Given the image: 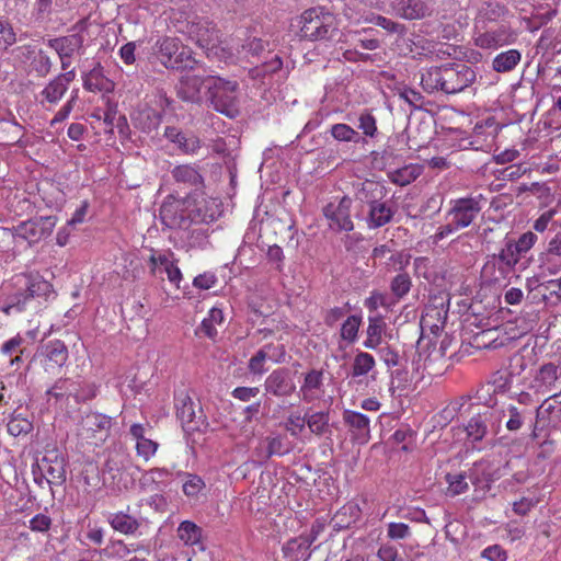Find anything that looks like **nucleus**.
I'll return each mask as SVG.
<instances>
[{
  "instance_id": "f257e3e1",
  "label": "nucleus",
  "mask_w": 561,
  "mask_h": 561,
  "mask_svg": "<svg viewBox=\"0 0 561 561\" xmlns=\"http://www.w3.org/2000/svg\"><path fill=\"white\" fill-rule=\"evenodd\" d=\"M477 78L474 69L465 62H449L439 67H431L422 73L423 89L433 93L442 91L456 94L470 87Z\"/></svg>"
},
{
  "instance_id": "f03ea898",
  "label": "nucleus",
  "mask_w": 561,
  "mask_h": 561,
  "mask_svg": "<svg viewBox=\"0 0 561 561\" xmlns=\"http://www.w3.org/2000/svg\"><path fill=\"white\" fill-rule=\"evenodd\" d=\"M481 199V195L451 199L449 203L450 207L446 214L448 222L440 226L432 236L433 243L438 244L448 236L469 227L482 210Z\"/></svg>"
},
{
  "instance_id": "7ed1b4c3",
  "label": "nucleus",
  "mask_w": 561,
  "mask_h": 561,
  "mask_svg": "<svg viewBox=\"0 0 561 561\" xmlns=\"http://www.w3.org/2000/svg\"><path fill=\"white\" fill-rule=\"evenodd\" d=\"M300 37L308 41H332L339 34L336 16L323 7H313L300 16Z\"/></svg>"
},
{
  "instance_id": "20e7f679",
  "label": "nucleus",
  "mask_w": 561,
  "mask_h": 561,
  "mask_svg": "<svg viewBox=\"0 0 561 561\" xmlns=\"http://www.w3.org/2000/svg\"><path fill=\"white\" fill-rule=\"evenodd\" d=\"M207 92L205 100L216 111L227 117L234 118L239 115L238 106V82L225 80L220 77L213 76L207 81Z\"/></svg>"
},
{
  "instance_id": "39448f33",
  "label": "nucleus",
  "mask_w": 561,
  "mask_h": 561,
  "mask_svg": "<svg viewBox=\"0 0 561 561\" xmlns=\"http://www.w3.org/2000/svg\"><path fill=\"white\" fill-rule=\"evenodd\" d=\"M505 417V411L495 408H485L473 415L465 430L471 443L481 442L489 433L497 434Z\"/></svg>"
},
{
  "instance_id": "423d86ee",
  "label": "nucleus",
  "mask_w": 561,
  "mask_h": 561,
  "mask_svg": "<svg viewBox=\"0 0 561 561\" xmlns=\"http://www.w3.org/2000/svg\"><path fill=\"white\" fill-rule=\"evenodd\" d=\"M489 469L490 463L488 461H480L476 462L468 472L447 473L445 480L448 483V494L456 496L467 492L469 489L467 479L476 486H480L482 482H486L489 486V483L494 481V477L489 472Z\"/></svg>"
},
{
  "instance_id": "0eeeda50",
  "label": "nucleus",
  "mask_w": 561,
  "mask_h": 561,
  "mask_svg": "<svg viewBox=\"0 0 561 561\" xmlns=\"http://www.w3.org/2000/svg\"><path fill=\"white\" fill-rule=\"evenodd\" d=\"M56 221L54 216L39 217L21 222L13 228V232L8 229H0V232L10 233L32 244L49 237L56 226Z\"/></svg>"
},
{
  "instance_id": "6e6552de",
  "label": "nucleus",
  "mask_w": 561,
  "mask_h": 561,
  "mask_svg": "<svg viewBox=\"0 0 561 561\" xmlns=\"http://www.w3.org/2000/svg\"><path fill=\"white\" fill-rule=\"evenodd\" d=\"M516 34L508 23L501 22L484 30H474V45L482 49H497L515 42Z\"/></svg>"
},
{
  "instance_id": "1a4fd4ad",
  "label": "nucleus",
  "mask_w": 561,
  "mask_h": 561,
  "mask_svg": "<svg viewBox=\"0 0 561 561\" xmlns=\"http://www.w3.org/2000/svg\"><path fill=\"white\" fill-rule=\"evenodd\" d=\"M85 30L87 20L82 19L71 27V31L73 32L72 34L50 38L47 41V45L58 54L60 59H65V57H72L83 48V32Z\"/></svg>"
},
{
  "instance_id": "9d476101",
  "label": "nucleus",
  "mask_w": 561,
  "mask_h": 561,
  "mask_svg": "<svg viewBox=\"0 0 561 561\" xmlns=\"http://www.w3.org/2000/svg\"><path fill=\"white\" fill-rule=\"evenodd\" d=\"M190 207H185V201L168 196L160 207L161 222L170 229H187L190 224Z\"/></svg>"
},
{
  "instance_id": "9b49d317",
  "label": "nucleus",
  "mask_w": 561,
  "mask_h": 561,
  "mask_svg": "<svg viewBox=\"0 0 561 561\" xmlns=\"http://www.w3.org/2000/svg\"><path fill=\"white\" fill-rule=\"evenodd\" d=\"M185 33L199 47L209 49L218 41V31L207 19L194 16L187 21L183 28Z\"/></svg>"
},
{
  "instance_id": "f8f14e48",
  "label": "nucleus",
  "mask_w": 561,
  "mask_h": 561,
  "mask_svg": "<svg viewBox=\"0 0 561 561\" xmlns=\"http://www.w3.org/2000/svg\"><path fill=\"white\" fill-rule=\"evenodd\" d=\"M265 396L276 398L290 397L296 391L294 374L289 368L280 367L273 370L264 381Z\"/></svg>"
},
{
  "instance_id": "ddd939ff",
  "label": "nucleus",
  "mask_w": 561,
  "mask_h": 561,
  "mask_svg": "<svg viewBox=\"0 0 561 561\" xmlns=\"http://www.w3.org/2000/svg\"><path fill=\"white\" fill-rule=\"evenodd\" d=\"M211 76L185 75L176 84V95L184 102L201 104L207 92V81Z\"/></svg>"
},
{
  "instance_id": "4468645a",
  "label": "nucleus",
  "mask_w": 561,
  "mask_h": 561,
  "mask_svg": "<svg viewBox=\"0 0 561 561\" xmlns=\"http://www.w3.org/2000/svg\"><path fill=\"white\" fill-rule=\"evenodd\" d=\"M352 198L343 196L337 204L330 203L323 208L329 226L337 231H352L354 224L351 218Z\"/></svg>"
},
{
  "instance_id": "2eb2a0df",
  "label": "nucleus",
  "mask_w": 561,
  "mask_h": 561,
  "mask_svg": "<svg viewBox=\"0 0 561 561\" xmlns=\"http://www.w3.org/2000/svg\"><path fill=\"white\" fill-rule=\"evenodd\" d=\"M389 5L396 16L409 21L424 19L431 13L424 0H392Z\"/></svg>"
},
{
  "instance_id": "dca6fc26",
  "label": "nucleus",
  "mask_w": 561,
  "mask_h": 561,
  "mask_svg": "<svg viewBox=\"0 0 561 561\" xmlns=\"http://www.w3.org/2000/svg\"><path fill=\"white\" fill-rule=\"evenodd\" d=\"M508 14L507 8L493 1L484 2L474 18V30H484L488 26L504 22L503 19Z\"/></svg>"
},
{
  "instance_id": "f3484780",
  "label": "nucleus",
  "mask_w": 561,
  "mask_h": 561,
  "mask_svg": "<svg viewBox=\"0 0 561 561\" xmlns=\"http://www.w3.org/2000/svg\"><path fill=\"white\" fill-rule=\"evenodd\" d=\"M221 215L220 204L214 198H202L188 209L190 224H209Z\"/></svg>"
},
{
  "instance_id": "a211bd4d",
  "label": "nucleus",
  "mask_w": 561,
  "mask_h": 561,
  "mask_svg": "<svg viewBox=\"0 0 561 561\" xmlns=\"http://www.w3.org/2000/svg\"><path fill=\"white\" fill-rule=\"evenodd\" d=\"M343 421L348 426L352 439L358 444H366L370 438L369 419L359 412L345 410Z\"/></svg>"
},
{
  "instance_id": "6ab92c4d",
  "label": "nucleus",
  "mask_w": 561,
  "mask_h": 561,
  "mask_svg": "<svg viewBox=\"0 0 561 561\" xmlns=\"http://www.w3.org/2000/svg\"><path fill=\"white\" fill-rule=\"evenodd\" d=\"M43 470L47 474L48 485H62L66 482V460L56 451H51L42 459Z\"/></svg>"
},
{
  "instance_id": "aec40b11",
  "label": "nucleus",
  "mask_w": 561,
  "mask_h": 561,
  "mask_svg": "<svg viewBox=\"0 0 561 561\" xmlns=\"http://www.w3.org/2000/svg\"><path fill=\"white\" fill-rule=\"evenodd\" d=\"M164 137L185 154H195L202 148V140L193 133H183L174 126L164 129Z\"/></svg>"
},
{
  "instance_id": "412c9836",
  "label": "nucleus",
  "mask_w": 561,
  "mask_h": 561,
  "mask_svg": "<svg viewBox=\"0 0 561 561\" xmlns=\"http://www.w3.org/2000/svg\"><path fill=\"white\" fill-rule=\"evenodd\" d=\"M176 415L180 419L185 432H194L199 428V419L196 417L194 402L187 393L182 392L175 399Z\"/></svg>"
},
{
  "instance_id": "4be33fe9",
  "label": "nucleus",
  "mask_w": 561,
  "mask_h": 561,
  "mask_svg": "<svg viewBox=\"0 0 561 561\" xmlns=\"http://www.w3.org/2000/svg\"><path fill=\"white\" fill-rule=\"evenodd\" d=\"M366 217L367 226L370 229L381 228L392 221L397 206L393 203L380 201L368 207Z\"/></svg>"
},
{
  "instance_id": "5701e85b",
  "label": "nucleus",
  "mask_w": 561,
  "mask_h": 561,
  "mask_svg": "<svg viewBox=\"0 0 561 561\" xmlns=\"http://www.w3.org/2000/svg\"><path fill=\"white\" fill-rule=\"evenodd\" d=\"M111 427L112 417L98 412L87 413L81 421V428L88 433L87 437H95L100 433L103 435L99 438L101 442L108 435Z\"/></svg>"
},
{
  "instance_id": "b1692460",
  "label": "nucleus",
  "mask_w": 561,
  "mask_h": 561,
  "mask_svg": "<svg viewBox=\"0 0 561 561\" xmlns=\"http://www.w3.org/2000/svg\"><path fill=\"white\" fill-rule=\"evenodd\" d=\"M46 368L62 367L68 360V348L60 340L48 341L42 346Z\"/></svg>"
},
{
  "instance_id": "393cba45",
  "label": "nucleus",
  "mask_w": 561,
  "mask_h": 561,
  "mask_svg": "<svg viewBox=\"0 0 561 561\" xmlns=\"http://www.w3.org/2000/svg\"><path fill=\"white\" fill-rule=\"evenodd\" d=\"M387 195V188L379 182L366 180L359 184L355 198L368 207L382 201Z\"/></svg>"
},
{
  "instance_id": "a878e982",
  "label": "nucleus",
  "mask_w": 561,
  "mask_h": 561,
  "mask_svg": "<svg viewBox=\"0 0 561 561\" xmlns=\"http://www.w3.org/2000/svg\"><path fill=\"white\" fill-rule=\"evenodd\" d=\"M113 82L107 79L100 65L95 66L83 77V88L91 92H110L113 90Z\"/></svg>"
},
{
  "instance_id": "bb28decb",
  "label": "nucleus",
  "mask_w": 561,
  "mask_h": 561,
  "mask_svg": "<svg viewBox=\"0 0 561 561\" xmlns=\"http://www.w3.org/2000/svg\"><path fill=\"white\" fill-rule=\"evenodd\" d=\"M172 178L176 183H183L187 186L198 187L204 184V178L198 169L193 164H180L171 171Z\"/></svg>"
},
{
  "instance_id": "cd10ccee",
  "label": "nucleus",
  "mask_w": 561,
  "mask_h": 561,
  "mask_svg": "<svg viewBox=\"0 0 561 561\" xmlns=\"http://www.w3.org/2000/svg\"><path fill=\"white\" fill-rule=\"evenodd\" d=\"M359 507L353 503L342 506L331 519L334 530L350 528L359 517Z\"/></svg>"
},
{
  "instance_id": "c85d7f7f",
  "label": "nucleus",
  "mask_w": 561,
  "mask_h": 561,
  "mask_svg": "<svg viewBox=\"0 0 561 561\" xmlns=\"http://www.w3.org/2000/svg\"><path fill=\"white\" fill-rule=\"evenodd\" d=\"M25 289L24 293L27 295V297L32 300L36 297H44L47 296L51 289L53 286L49 282L44 279L38 274H25Z\"/></svg>"
},
{
  "instance_id": "c756f323",
  "label": "nucleus",
  "mask_w": 561,
  "mask_h": 561,
  "mask_svg": "<svg viewBox=\"0 0 561 561\" xmlns=\"http://www.w3.org/2000/svg\"><path fill=\"white\" fill-rule=\"evenodd\" d=\"M107 522L114 530L124 535H134L140 526V523L137 518L124 512L110 514Z\"/></svg>"
},
{
  "instance_id": "7c9ffc66",
  "label": "nucleus",
  "mask_w": 561,
  "mask_h": 561,
  "mask_svg": "<svg viewBox=\"0 0 561 561\" xmlns=\"http://www.w3.org/2000/svg\"><path fill=\"white\" fill-rule=\"evenodd\" d=\"M514 240L507 239L504 248L500 251L499 254L493 257L499 260L500 262V271L502 274H507L514 270V266L519 261L520 254L516 250Z\"/></svg>"
},
{
  "instance_id": "2f4dec72",
  "label": "nucleus",
  "mask_w": 561,
  "mask_h": 561,
  "mask_svg": "<svg viewBox=\"0 0 561 561\" xmlns=\"http://www.w3.org/2000/svg\"><path fill=\"white\" fill-rule=\"evenodd\" d=\"M181 46L182 44L179 42V39L173 37H164L157 42L156 54L165 68L172 64V59L175 58V55Z\"/></svg>"
},
{
  "instance_id": "473e14b6",
  "label": "nucleus",
  "mask_w": 561,
  "mask_h": 561,
  "mask_svg": "<svg viewBox=\"0 0 561 561\" xmlns=\"http://www.w3.org/2000/svg\"><path fill=\"white\" fill-rule=\"evenodd\" d=\"M522 59V54L517 49H508L496 55L492 61V68L496 72L512 71Z\"/></svg>"
},
{
  "instance_id": "72a5a7b5",
  "label": "nucleus",
  "mask_w": 561,
  "mask_h": 561,
  "mask_svg": "<svg viewBox=\"0 0 561 561\" xmlns=\"http://www.w3.org/2000/svg\"><path fill=\"white\" fill-rule=\"evenodd\" d=\"M323 385L322 370L312 369L305 375L304 383L300 387L302 400L306 402L312 401L316 397L314 390H319Z\"/></svg>"
},
{
  "instance_id": "f704fd0d",
  "label": "nucleus",
  "mask_w": 561,
  "mask_h": 561,
  "mask_svg": "<svg viewBox=\"0 0 561 561\" xmlns=\"http://www.w3.org/2000/svg\"><path fill=\"white\" fill-rule=\"evenodd\" d=\"M386 323L380 317L369 318L367 339L364 342L367 348H376L381 343Z\"/></svg>"
},
{
  "instance_id": "c9c22d12",
  "label": "nucleus",
  "mask_w": 561,
  "mask_h": 561,
  "mask_svg": "<svg viewBox=\"0 0 561 561\" xmlns=\"http://www.w3.org/2000/svg\"><path fill=\"white\" fill-rule=\"evenodd\" d=\"M283 60L278 55H272L271 58L264 60L261 65L250 70L252 78H265L266 76L276 73L282 70Z\"/></svg>"
},
{
  "instance_id": "e433bc0d",
  "label": "nucleus",
  "mask_w": 561,
  "mask_h": 561,
  "mask_svg": "<svg viewBox=\"0 0 561 561\" xmlns=\"http://www.w3.org/2000/svg\"><path fill=\"white\" fill-rule=\"evenodd\" d=\"M30 301L31 299L27 297L24 290H20L7 298L4 305L1 307V311L7 316L11 314L12 312H23Z\"/></svg>"
},
{
  "instance_id": "4c0bfd02",
  "label": "nucleus",
  "mask_w": 561,
  "mask_h": 561,
  "mask_svg": "<svg viewBox=\"0 0 561 561\" xmlns=\"http://www.w3.org/2000/svg\"><path fill=\"white\" fill-rule=\"evenodd\" d=\"M66 91L67 87H65L64 83H60L56 78H54L42 90L41 95L43 100L41 101V103L43 104L46 101L50 104H56L61 100Z\"/></svg>"
},
{
  "instance_id": "58836bf2",
  "label": "nucleus",
  "mask_w": 561,
  "mask_h": 561,
  "mask_svg": "<svg viewBox=\"0 0 561 561\" xmlns=\"http://www.w3.org/2000/svg\"><path fill=\"white\" fill-rule=\"evenodd\" d=\"M412 287V279L408 273H399L390 282V291L398 300L405 297Z\"/></svg>"
},
{
  "instance_id": "ea45409f",
  "label": "nucleus",
  "mask_w": 561,
  "mask_h": 561,
  "mask_svg": "<svg viewBox=\"0 0 561 561\" xmlns=\"http://www.w3.org/2000/svg\"><path fill=\"white\" fill-rule=\"evenodd\" d=\"M375 367V358L371 354L359 352L354 357L352 376L359 377L368 374Z\"/></svg>"
},
{
  "instance_id": "a19ab883",
  "label": "nucleus",
  "mask_w": 561,
  "mask_h": 561,
  "mask_svg": "<svg viewBox=\"0 0 561 561\" xmlns=\"http://www.w3.org/2000/svg\"><path fill=\"white\" fill-rule=\"evenodd\" d=\"M330 134L337 141L358 142L360 139L359 134L354 128L342 123L332 125Z\"/></svg>"
},
{
  "instance_id": "79ce46f5",
  "label": "nucleus",
  "mask_w": 561,
  "mask_h": 561,
  "mask_svg": "<svg viewBox=\"0 0 561 561\" xmlns=\"http://www.w3.org/2000/svg\"><path fill=\"white\" fill-rule=\"evenodd\" d=\"M196 60L192 55V50L188 47L181 46L178 50L175 58L172 59V64L168 68L175 70L194 69Z\"/></svg>"
},
{
  "instance_id": "37998d69",
  "label": "nucleus",
  "mask_w": 561,
  "mask_h": 561,
  "mask_svg": "<svg viewBox=\"0 0 561 561\" xmlns=\"http://www.w3.org/2000/svg\"><path fill=\"white\" fill-rule=\"evenodd\" d=\"M419 175L420 171L416 167L407 165L392 172L389 178L392 183L405 186L415 181Z\"/></svg>"
},
{
  "instance_id": "c03bdc74",
  "label": "nucleus",
  "mask_w": 561,
  "mask_h": 561,
  "mask_svg": "<svg viewBox=\"0 0 561 561\" xmlns=\"http://www.w3.org/2000/svg\"><path fill=\"white\" fill-rule=\"evenodd\" d=\"M178 534L181 540L186 545H194L198 542L202 536V529L190 520H184L180 524Z\"/></svg>"
},
{
  "instance_id": "a18cd8bd",
  "label": "nucleus",
  "mask_w": 561,
  "mask_h": 561,
  "mask_svg": "<svg viewBox=\"0 0 561 561\" xmlns=\"http://www.w3.org/2000/svg\"><path fill=\"white\" fill-rule=\"evenodd\" d=\"M307 425L318 436L325 434L329 431V413L316 412L310 415L307 414Z\"/></svg>"
},
{
  "instance_id": "49530a36",
  "label": "nucleus",
  "mask_w": 561,
  "mask_h": 561,
  "mask_svg": "<svg viewBox=\"0 0 561 561\" xmlns=\"http://www.w3.org/2000/svg\"><path fill=\"white\" fill-rule=\"evenodd\" d=\"M8 432L12 436L28 434L33 430V423L21 414L13 413L8 422Z\"/></svg>"
},
{
  "instance_id": "de8ad7c7",
  "label": "nucleus",
  "mask_w": 561,
  "mask_h": 561,
  "mask_svg": "<svg viewBox=\"0 0 561 561\" xmlns=\"http://www.w3.org/2000/svg\"><path fill=\"white\" fill-rule=\"evenodd\" d=\"M76 390V382L68 379V378H60L58 379L53 387H50L46 394L49 397H54L56 400H60L65 398L66 396L73 394V391Z\"/></svg>"
},
{
  "instance_id": "09e8293b",
  "label": "nucleus",
  "mask_w": 561,
  "mask_h": 561,
  "mask_svg": "<svg viewBox=\"0 0 561 561\" xmlns=\"http://www.w3.org/2000/svg\"><path fill=\"white\" fill-rule=\"evenodd\" d=\"M53 62L49 56L43 51L38 50L31 60L30 67L31 71L36 72V75L41 78L46 77L51 70Z\"/></svg>"
},
{
  "instance_id": "8fccbe9b",
  "label": "nucleus",
  "mask_w": 561,
  "mask_h": 561,
  "mask_svg": "<svg viewBox=\"0 0 561 561\" xmlns=\"http://www.w3.org/2000/svg\"><path fill=\"white\" fill-rule=\"evenodd\" d=\"M362 323V318L359 316H350L341 327V337L348 343L355 342L357 339V333L359 330V325Z\"/></svg>"
},
{
  "instance_id": "3c124183",
  "label": "nucleus",
  "mask_w": 561,
  "mask_h": 561,
  "mask_svg": "<svg viewBox=\"0 0 561 561\" xmlns=\"http://www.w3.org/2000/svg\"><path fill=\"white\" fill-rule=\"evenodd\" d=\"M267 443V449L271 457L273 456H284L290 451V444L287 442L286 437L282 435L267 436L265 438Z\"/></svg>"
},
{
  "instance_id": "603ef678",
  "label": "nucleus",
  "mask_w": 561,
  "mask_h": 561,
  "mask_svg": "<svg viewBox=\"0 0 561 561\" xmlns=\"http://www.w3.org/2000/svg\"><path fill=\"white\" fill-rule=\"evenodd\" d=\"M204 488H205V482L199 476L193 474V473L184 474L182 489L186 496L195 497L201 493V491Z\"/></svg>"
},
{
  "instance_id": "864d4df0",
  "label": "nucleus",
  "mask_w": 561,
  "mask_h": 561,
  "mask_svg": "<svg viewBox=\"0 0 561 561\" xmlns=\"http://www.w3.org/2000/svg\"><path fill=\"white\" fill-rule=\"evenodd\" d=\"M371 21L375 25L382 27L390 34H398L400 36H404L407 33V27L404 24L398 23L386 16L376 15Z\"/></svg>"
},
{
  "instance_id": "5fc2aeb1",
  "label": "nucleus",
  "mask_w": 561,
  "mask_h": 561,
  "mask_svg": "<svg viewBox=\"0 0 561 561\" xmlns=\"http://www.w3.org/2000/svg\"><path fill=\"white\" fill-rule=\"evenodd\" d=\"M16 42V34L9 21L0 20V50H7Z\"/></svg>"
},
{
  "instance_id": "6e6d98bb",
  "label": "nucleus",
  "mask_w": 561,
  "mask_h": 561,
  "mask_svg": "<svg viewBox=\"0 0 561 561\" xmlns=\"http://www.w3.org/2000/svg\"><path fill=\"white\" fill-rule=\"evenodd\" d=\"M121 455H113L107 458L104 463L103 474L104 480H114L118 477V472L124 469L123 462L121 460Z\"/></svg>"
},
{
  "instance_id": "4d7b16f0",
  "label": "nucleus",
  "mask_w": 561,
  "mask_h": 561,
  "mask_svg": "<svg viewBox=\"0 0 561 561\" xmlns=\"http://www.w3.org/2000/svg\"><path fill=\"white\" fill-rule=\"evenodd\" d=\"M497 333L496 329L485 330L474 336V341L478 347L484 348H497L503 345L502 342H497L496 337H493Z\"/></svg>"
},
{
  "instance_id": "13d9d810",
  "label": "nucleus",
  "mask_w": 561,
  "mask_h": 561,
  "mask_svg": "<svg viewBox=\"0 0 561 561\" xmlns=\"http://www.w3.org/2000/svg\"><path fill=\"white\" fill-rule=\"evenodd\" d=\"M559 368L553 363L542 365L538 373V380L545 385H553L559 378Z\"/></svg>"
},
{
  "instance_id": "bf43d9fd",
  "label": "nucleus",
  "mask_w": 561,
  "mask_h": 561,
  "mask_svg": "<svg viewBox=\"0 0 561 561\" xmlns=\"http://www.w3.org/2000/svg\"><path fill=\"white\" fill-rule=\"evenodd\" d=\"M410 382V375L405 368H398L391 374L390 391L394 393L396 389L404 390Z\"/></svg>"
},
{
  "instance_id": "052dcab7",
  "label": "nucleus",
  "mask_w": 561,
  "mask_h": 561,
  "mask_svg": "<svg viewBox=\"0 0 561 561\" xmlns=\"http://www.w3.org/2000/svg\"><path fill=\"white\" fill-rule=\"evenodd\" d=\"M358 128L363 130L364 135L374 138L377 134L376 118L368 112H364L358 117Z\"/></svg>"
},
{
  "instance_id": "680f3d73",
  "label": "nucleus",
  "mask_w": 561,
  "mask_h": 561,
  "mask_svg": "<svg viewBox=\"0 0 561 561\" xmlns=\"http://www.w3.org/2000/svg\"><path fill=\"white\" fill-rule=\"evenodd\" d=\"M508 413V420L506 421V428L511 432L518 431L524 422V412L519 411L514 405H508L505 413Z\"/></svg>"
},
{
  "instance_id": "e2e57ef3",
  "label": "nucleus",
  "mask_w": 561,
  "mask_h": 561,
  "mask_svg": "<svg viewBox=\"0 0 561 561\" xmlns=\"http://www.w3.org/2000/svg\"><path fill=\"white\" fill-rule=\"evenodd\" d=\"M307 424V414L301 416L300 414L293 413L287 417L285 427L293 436H297L305 430Z\"/></svg>"
},
{
  "instance_id": "0e129e2a",
  "label": "nucleus",
  "mask_w": 561,
  "mask_h": 561,
  "mask_svg": "<svg viewBox=\"0 0 561 561\" xmlns=\"http://www.w3.org/2000/svg\"><path fill=\"white\" fill-rule=\"evenodd\" d=\"M308 538L305 535H300L297 538H293L287 541V543L283 547V551L286 556L295 554L297 557V553L301 550H308L312 543L304 545L305 540Z\"/></svg>"
},
{
  "instance_id": "69168bd1",
  "label": "nucleus",
  "mask_w": 561,
  "mask_h": 561,
  "mask_svg": "<svg viewBox=\"0 0 561 561\" xmlns=\"http://www.w3.org/2000/svg\"><path fill=\"white\" fill-rule=\"evenodd\" d=\"M136 449L139 457H142L145 460H149V458L156 454L158 443L149 438H145L136 443Z\"/></svg>"
},
{
  "instance_id": "338daca9",
  "label": "nucleus",
  "mask_w": 561,
  "mask_h": 561,
  "mask_svg": "<svg viewBox=\"0 0 561 561\" xmlns=\"http://www.w3.org/2000/svg\"><path fill=\"white\" fill-rule=\"evenodd\" d=\"M98 393V387L94 383H84L79 389L76 388L73 396L78 402H84L94 399Z\"/></svg>"
},
{
  "instance_id": "774afa93",
  "label": "nucleus",
  "mask_w": 561,
  "mask_h": 561,
  "mask_svg": "<svg viewBox=\"0 0 561 561\" xmlns=\"http://www.w3.org/2000/svg\"><path fill=\"white\" fill-rule=\"evenodd\" d=\"M482 557L489 561H506L507 553L501 546L493 545L482 551Z\"/></svg>"
}]
</instances>
